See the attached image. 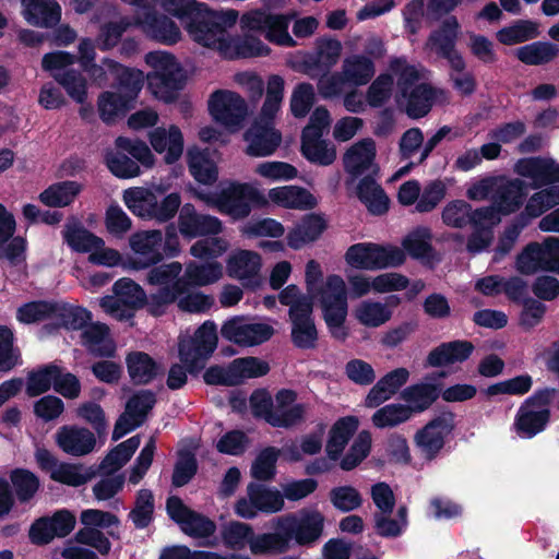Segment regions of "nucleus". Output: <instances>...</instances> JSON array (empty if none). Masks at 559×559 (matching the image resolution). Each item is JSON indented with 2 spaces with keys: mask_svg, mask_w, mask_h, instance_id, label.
<instances>
[{
  "mask_svg": "<svg viewBox=\"0 0 559 559\" xmlns=\"http://www.w3.org/2000/svg\"><path fill=\"white\" fill-rule=\"evenodd\" d=\"M162 8L179 20L193 41L223 52L230 47L226 31L236 24L237 11H213L197 0H163Z\"/></svg>",
  "mask_w": 559,
  "mask_h": 559,
  "instance_id": "f257e3e1",
  "label": "nucleus"
},
{
  "mask_svg": "<svg viewBox=\"0 0 559 559\" xmlns=\"http://www.w3.org/2000/svg\"><path fill=\"white\" fill-rule=\"evenodd\" d=\"M217 341L216 324L211 320L202 323L193 336L181 340L178 345L181 364H174L169 368L167 386L174 391L179 390L187 383V373L197 377L215 352Z\"/></svg>",
  "mask_w": 559,
  "mask_h": 559,
  "instance_id": "f03ea898",
  "label": "nucleus"
},
{
  "mask_svg": "<svg viewBox=\"0 0 559 559\" xmlns=\"http://www.w3.org/2000/svg\"><path fill=\"white\" fill-rule=\"evenodd\" d=\"M402 246L358 242L347 249L345 261L352 267L373 271L400 266L406 259V252L419 260V226L403 239Z\"/></svg>",
  "mask_w": 559,
  "mask_h": 559,
  "instance_id": "7ed1b4c3",
  "label": "nucleus"
},
{
  "mask_svg": "<svg viewBox=\"0 0 559 559\" xmlns=\"http://www.w3.org/2000/svg\"><path fill=\"white\" fill-rule=\"evenodd\" d=\"M153 71L146 76L147 86L160 100L170 104L186 85V73L176 57L170 52L151 51L145 56Z\"/></svg>",
  "mask_w": 559,
  "mask_h": 559,
  "instance_id": "20e7f679",
  "label": "nucleus"
},
{
  "mask_svg": "<svg viewBox=\"0 0 559 559\" xmlns=\"http://www.w3.org/2000/svg\"><path fill=\"white\" fill-rule=\"evenodd\" d=\"M147 302V295L143 287L129 277H122L112 285V295L100 298V308L119 322H131L138 310L143 309Z\"/></svg>",
  "mask_w": 559,
  "mask_h": 559,
  "instance_id": "39448f33",
  "label": "nucleus"
},
{
  "mask_svg": "<svg viewBox=\"0 0 559 559\" xmlns=\"http://www.w3.org/2000/svg\"><path fill=\"white\" fill-rule=\"evenodd\" d=\"M214 203L221 213L234 219H242L250 215L253 207L267 205V199L250 183L231 181L221 190Z\"/></svg>",
  "mask_w": 559,
  "mask_h": 559,
  "instance_id": "423d86ee",
  "label": "nucleus"
},
{
  "mask_svg": "<svg viewBox=\"0 0 559 559\" xmlns=\"http://www.w3.org/2000/svg\"><path fill=\"white\" fill-rule=\"evenodd\" d=\"M288 543L311 546L320 539L324 531V515L319 510L301 509L297 513L281 515Z\"/></svg>",
  "mask_w": 559,
  "mask_h": 559,
  "instance_id": "0eeeda50",
  "label": "nucleus"
},
{
  "mask_svg": "<svg viewBox=\"0 0 559 559\" xmlns=\"http://www.w3.org/2000/svg\"><path fill=\"white\" fill-rule=\"evenodd\" d=\"M240 23L243 29L261 33L270 43L277 46L290 48L297 45L288 33L290 19L287 15L253 10L245 13Z\"/></svg>",
  "mask_w": 559,
  "mask_h": 559,
  "instance_id": "6e6552de",
  "label": "nucleus"
},
{
  "mask_svg": "<svg viewBox=\"0 0 559 559\" xmlns=\"http://www.w3.org/2000/svg\"><path fill=\"white\" fill-rule=\"evenodd\" d=\"M209 111L216 122L234 132L242 127L248 106L238 93L217 90L210 96Z\"/></svg>",
  "mask_w": 559,
  "mask_h": 559,
  "instance_id": "1a4fd4ad",
  "label": "nucleus"
},
{
  "mask_svg": "<svg viewBox=\"0 0 559 559\" xmlns=\"http://www.w3.org/2000/svg\"><path fill=\"white\" fill-rule=\"evenodd\" d=\"M455 428V414L442 405L438 413L421 427V454L427 461H432L445 444V439Z\"/></svg>",
  "mask_w": 559,
  "mask_h": 559,
  "instance_id": "9d476101",
  "label": "nucleus"
},
{
  "mask_svg": "<svg viewBox=\"0 0 559 559\" xmlns=\"http://www.w3.org/2000/svg\"><path fill=\"white\" fill-rule=\"evenodd\" d=\"M274 333L271 324L249 322L242 316L233 317L221 328L222 337L239 346L261 345L271 340Z\"/></svg>",
  "mask_w": 559,
  "mask_h": 559,
  "instance_id": "9b49d317",
  "label": "nucleus"
},
{
  "mask_svg": "<svg viewBox=\"0 0 559 559\" xmlns=\"http://www.w3.org/2000/svg\"><path fill=\"white\" fill-rule=\"evenodd\" d=\"M178 229L185 239L217 236L223 231L222 221L213 215L198 212L191 203L181 206Z\"/></svg>",
  "mask_w": 559,
  "mask_h": 559,
  "instance_id": "f8f14e48",
  "label": "nucleus"
},
{
  "mask_svg": "<svg viewBox=\"0 0 559 559\" xmlns=\"http://www.w3.org/2000/svg\"><path fill=\"white\" fill-rule=\"evenodd\" d=\"M163 233L158 229L135 233L130 238V247L138 254L131 259L130 265L134 270H144L160 263L164 254L160 251Z\"/></svg>",
  "mask_w": 559,
  "mask_h": 559,
  "instance_id": "ddd939ff",
  "label": "nucleus"
},
{
  "mask_svg": "<svg viewBox=\"0 0 559 559\" xmlns=\"http://www.w3.org/2000/svg\"><path fill=\"white\" fill-rule=\"evenodd\" d=\"M342 52V44L336 38L319 37L313 52L304 58L305 73L316 80L322 73H329L337 63Z\"/></svg>",
  "mask_w": 559,
  "mask_h": 559,
  "instance_id": "4468645a",
  "label": "nucleus"
},
{
  "mask_svg": "<svg viewBox=\"0 0 559 559\" xmlns=\"http://www.w3.org/2000/svg\"><path fill=\"white\" fill-rule=\"evenodd\" d=\"M514 170L522 177L532 180L533 189H542L559 183V163L551 157H525L516 162Z\"/></svg>",
  "mask_w": 559,
  "mask_h": 559,
  "instance_id": "2eb2a0df",
  "label": "nucleus"
},
{
  "mask_svg": "<svg viewBox=\"0 0 559 559\" xmlns=\"http://www.w3.org/2000/svg\"><path fill=\"white\" fill-rule=\"evenodd\" d=\"M292 323L290 338L299 349H313L317 346L319 333L313 319V307L301 305L288 310Z\"/></svg>",
  "mask_w": 559,
  "mask_h": 559,
  "instance_id": "dca6fc26",
  "label": "nucleus"
},
{
  "mask_svg": "<svg viewBox=\"0 0 559 559\" xmlns=\"http://www.w3.org/2000/svg\"><path fill=\"white\" fill-rule=\"evenodd\" d=\"M248 143L246 154L251 157H265L275 153L282 143V133L272 124L253 121L243 133Z\"/></svg>",
  "mask_w": 559,
  "mask_h": 559,
  "instance_id": "f3484780",
  "label": "nucleus"
},
{
  "mask_svg": "<svg viewBox=\"0 0 559 559\" xmlns=\"http://www.w3.org/2000/svg\"><path fill=\"white\" fill-rule=\"evenodd\" d=\"M155 5L148 7L143 12L139 23L145 33L153 39L164 45H175L181 39L179 26L167 15L158 13Z\"/></svg>",
  "mask_w": 559,
  "mask_h": 559,
  "instance_id": "a211bd4d",
  "label": "nucleus"
},
{
  "mask_svg": "<svg viewBox=\"0 0 559 559\" xmlns=\"http://www.w3.org/2000/svg\"><path fill=\"white\" fill-rule=\"evenodd\" d=\"M127 371L134 385H146L164 374V368L151 355L141 350L129 352L126 356Z\"/></svg>",
  "mask_w": 559,
  "mask_h": 559,
  "instance_id": "6ab92c4d",
  "label": "nucleus"
},
{
  "mask_svg": "<svg viewBox=\"0 0 559 559\" xmlns=\"http://www.w3.org/2000/svg\"><path fill=\"white\" fill-rule=\"evenodd\" d=\"M474 349V344L467 340L441 343L428 354L426 366L440 368L464 362L472 356Z\"/></svg>",
  "mask_w": 559,
  "mask_h": 559,
  "instance_id": "aec40b11",
  "label": "nucleus"
},
{
  "mask_svg": "<svg viewBox=\"0 0 559 559\" xmlns=\"http://www.w3.org/2000/svg\"><path fill=\"white\" fill-rule=\"evenodd\" d=\"M272 527L273 532L253 533L250 543V551L253 556H277L286 554L290 549L280 516L273 519Z\"/></svg>",
  "mask_w": 559,
  "mask_h": 559,
  "instance_id": "412c9836",
  "label": "nucleus"
},
{
  "mask_svg": "<svg viewBox=\"0 0 559 559\" xmlns=\"http://www.w3.org/2000/svg\"><path fill=\"white\" fill-rule=\"evenodd\" d=\"M148 140L155 152H165L164 160L168 165L178 162L183 153V135L176 124H171L168 131L163 127L155 128Z\"/></svg>",
  "mask_w": 559,
  "mask_h": 559,
  "instance_id": "4be33fe9",
  "label": "nucleus"
},
{
  "mask_svg": "<svg viewBox=\"0 0 559 559\" xmlns=\"http://www.w3.org/2000/svg\"><path fill=\"white\" fill-rule=\"evenodd\" d=\"M56 442L67 454L83 456L94 450L96 439L87 428L62 426L56 433Z\"/></svg>",
  "mask_w": 559,
  "mask_h": 559,
  "instance_id": "5701e85b",
  "label": "nucleus"
},
{
  "mask_svg": "<svg viewBox=\"0 0 559 559\" xmlns=\"http://www.w3.org/2000/svg\"><path fill=\"white\" fill-rule=\"evenodd\" d=\"M25 21L35 27L51 28L61 20V7L56 0H21Z\"/></svg>",
  "mask_w": 559,
  "mask_h": 559,
  "instance_id": "b1692460",
  "label": "nucleus"
},
{
  "mask_svg": "<svg viewBox=\"0 0 559 559\" xmlns=\"http://www.w3.org/2000/svg\"><path fill=\"white\" fill-rule=\"evenodd\" d=\"M390 69L394 73L400 74L397 85L403 95H406L411 88L407 115L413 119H419V85H416V81L419 80V70L414 66H407L401 58H394L390 62Z\"/></svg>",
  "mask_w": 559,
  "mask_h": 559,
  "instance_id": "393cba45",
  "label": "nucleus"
},
{
  "mask_svg": "<svg viewBox=\"0 0 559 559\" xmlns=\"http://www.w3.org/2000/svg\"><path fill=\"white\" fill-rule=\"evenodd\" d=\"M406 368H396L383 376L369 391L365 405L376 408L394 395L408 380Z\"/></svg>",
  "mask_w": 559,
  "mask_h": 559,
  "instance_id": "a878e982",
  "label": "nucleus"
},
{
  "mask_svg": "<svg viewBox=\"0 0 559 559\" xmlns=\"http://www.w3.org/2000/svg\"><path fill=\"white\" fill-rule=\"evenodd\" d=\"M376 158V143L372 139H362L352 145L343 157L345 171L356 179L367 171Z\"/></svg>",
  "mask_w": 559,
  "mask_h": 559,
  "instance_id": "bb28decb",
  "label": "nucleus"
},
{
  "mask_svg": "<svg viewBox=\"0 0 559 559\" xmlns=\"http://www.w3.org/2000/svg\"><path fill=\"white\" fill-rule=\"evenodd\" d=\"M269 199L285 209L312 210L318 202L307 189L298 186L276 187L269 190Z\"/></svg>",
  "mask_w": 559,
  "mask_h": 559,
  "instance_id": "cd10ccee",
  "label": "nucleus"
},
{
  "mask_svg": "<svg viewBox=\"0 0 559 559\" xmlns=\"http://www.w3.org/2000/svg\"><path fill=\"white\" fill-rule=\"evenodd\" d=\"M323 319L331 336L340 342L346 341L349 331L345 325L348 312L347 299L320 298Z\"/></svg>",
  "mask_w": 559,
  "mask_h": 559,
  "instance_id": "c85d7f7f",
  "label": "nucleus"
},
{
  "mask_svg": "<svg viewBox=\"0 0 559 559\" xmlns=\"http://www.w3.org/2000/svg\"><path fill=\"white\" fill-rule=\"evenodd\" d=\"M63 241L75 252L87 253L105 246V241L86 229L75 217H71L62 230Z\"/></svg>",
  "mask_w": 559,
  "mask_h": 559,
  "instance_id": "c756f323",
  "label": "nucleus"
},
{
  "mask_svg": "<svg viewBox=\"0 0 559 559\" xmlns=\"http://www.w3.org/2000/svg\"><path fill=\"white\" fill-rule=\"evenodd\" d=\"M526 195V183L522 179L515 178L498 186L493 201L502 215H509L515 213L523 205Z\"/></svg>",
  "mask_w": 559,
  "mask_h": 559,
  "instance_id": "7c9ffc66",
  "label": "nucleus"
},
{
  "mask_svg": "<svg viewBox=\"0 0 559 559\" xmlns=\"http://www.w3.org/2000/svg\"><path fill=\"white\" fill-rule=\"evenodd\" d=\"M326 227V221L321 215L307 214L298 226L288 231L287 245L289 248L298 250L306 243L318 240Z\"/></svg>",
  "mask_w": 559,
  "mask_h": 559,
  "instance_id": "2f4dec72",
  "label": "nucleus"
},
{
  "mask_svg": "<svg viewBox=\"0 0 559 559\" xmlns=\"http://www.w3.org/2000/svg\"><path fill=\"white\" fill-rule=\"evenodd\" d=\"M356 195L373 215H383L389 210L390 200L388 195L383 188L378 185L376 179L370 175L359 180L356 188Z\"/></svg>",
  "mask_w": 559,
  "mask_h": 559,
  "instance_id": "473e14b6",
  "label": "nucleus"
},
{
  "mask_svg": "<svg viewBox=\"0 0 559 559\" xmlns=\"http://www.w3.org/2000/svg\"><path fill=\"white\" fill-rule=\"evenodd\" d=\"M188 168L191 176L201 185L211 186L218 178V168L207 150L192 147L187 154Z\"/></svg>",
  "mask_w": 559,
  "mask_h": 559,
  "instance_id": "72a5a7b5",
  "label": "nucleus"
},
{
  "mask_svg": "<svg viewBox=\"0 0 559 559\" xmlns=\"http://www.w3.org/2000/svg\"><path fill=\"white\" fill-rule=\"evenodd\" d=\"M247 496L253 500L255 509L261 513H277L285 507L284 496L278 489L267 487L260 483H249L247 486Z\"/></svg>",
  "mask_w": 559,
  "mask_h": 559,
  "instance_id": "f704fd0d",
  "label": "nucleus"
},
{
  "mask_svg": "<svg viewBox=\"0 0 559 559\" xmlns=\"http://www.w3.org/2000/svg\"><path fill=\"white\" fill-rule=\"evenodd\" d=\"M549 420V408L534 411L521 405L515 415L514 428L520 437L530 439L544 431Z\"/></svg>",
  "mask_w": 559,
  "mask_h": 559,
  "instance_id": "c9c22d12",
  "label": "nucleus"
},
{
  "mask_svg": "<svg viewBox=\"0 0 559 559\" xmlns=\"http://www.w3.org/2000/svg\"><path fill=\"white\" fill-rule=\"evenodd\" d=\"M559 55V46L551 41L536 40L514 50L515 58L526 66H545Z\"/></svg>",
  "mask_w": 559,
  "mask_h": 559,
  "instance_id": "e433bc0d",
  "label": "nucleus"
},
{
  "mask_svg": "<svg viewBox=\"0 0 559 559\" xmlns=\"http://www.w3.org/2000/svg\"><path fill=\"white\" fill-rule=\"evenodd\" d=\"M81 190L82 186L76 181H59L43 190L38 200L48 207H66L74 202Z\"/></svg>",
  "mask_w": 559,
  "mask_h": 559,
  "instance_id": "4c0bfd02",
  "label": "nucleus"
},
{
  "mask_svg": "<svg viewBox=\"0 0 559 559\" xmlns=\"http://www.w3.org/2000/svg\"><path fill=\"white\" fill-rule=\"evenodd\" d=\"M97 106L100 119L111 124L117 118L124 117L135 107V104L122 93L106 91L98 96Z\"/></svg>",
  "mask_w": 559,
  "mask_h": 559,
  "instance_id": "58836bf2",
  "label": "nucleus"
},
{
  "mask_svg": "<svg viewBox=\"0 0 559 559\" xmlns=\"http://www.w3.org/2000/svg\"><path fill=\"white\" fill-rule=\"evenodd\" d=\"M341 72L347 81V84L362 86L371 81L376 69L373 61L369 57L352 55L344 59Z\"/></svg>",
  "mask_w": 559,
  "mask_h": 559,
  "instance_id": "ea45409f",
  "label": "nucleus"
},
{
  "mask_svg": "<svg viewBox=\"0 0 559 559\" xmlns=\"http://www.w3.org/2000/svg\"><path fill=\"white\" fill-rule=\"evenodd\" d=\"M140 443L141 438L136 435L117 444L102 460L99 464V472L104 475H109L120 469L130 461L140 447Z\"/></svg>",
  "mask_w": 559,
  "mask_h": 559,
  "instance_id": "a19ab883",
  "label": "nucleus"
},
{
  "mask_svg": "<svg viewBox=\"0 0 559 559\" xmlns=\"http://www.w3.org/2000/svg\"><path fill=\"white\" fill-rule=\"evenodd\" d=\"M52 318L68 331L83 330L92 321V312L84 307L55 301Z\"/></svg>",
  "mask_w": 559,
  "mask_h": 559,
  "instance_id": "79ce46f5",
  "label": "nucleus"
},
{
  "mask_svg": "<svg viewBox=\"0 0 559 559\" xmlns=\"http://www.w3.org/2000/svg\"><path fill=\"white\" fill-rule=\"evenodd\" d=\"M183 294H186L183 282H175L173 285L159 287L156 293L147 296V302L144 308L150 316L154 318L162 317L166 313L167 308Z\"/></svg>",
  "mask_w": 559,
  "mask_h": 559,
  "instance_id": "37998d69",
  "label": "nucleus"
},
{
  "mask_svg": "<svg viewBox=\"0 0 559 559\" xmlns=\"http://www.w3.org/2000/svg\"><path fill=\"white\" fill-rule=\"evenodd\" d=\"M261 269V257L250 250H240L227 261V273L240 281L250 280L258 275Z\"/></svg>",
  "mask_w": 559,
  "mask_h": 559,
  "instance_id": "c03bdc74",
  "label": "nucleus"
},
{
  "mask_svg": "<svg viewBox=\"0 0 559 559\" xmlns=\"http://www.w3.org/2000/svg\"><path fill=\"white\" fill-rule=\"evenodd\" d=\"M10 484L20 503L29 502L40 488L39 477L32 471L16 467L10 472Z\"/></svg>",
  "mask_w": 559,
  "mask_h": 559,
  "instance_id": "a18cd8bd",
  "label": "nucleus"
},
{
  "mask_svg": "<svg viewBox=\"0 0 559 559\" xmlns=\"http://www.w3.org/2000/svg\"><path fill=\"white\" fill-rule=\"evenodd\" d=\"M223 275V267L218 262L206 264L190 263L186 267L185 275L178 282H183L186 293L192 286H204L217 282Z\"/></svg>",
  "mask_w": 559,
  "mask_h": 559,
  "instance_id": "49530a36",
  "label": "nucleus"
},
{
  "mask_svg": "<svg viewBox=\"0 0 559 559\" xmlns=\"http://www.w3.org/2000/svg\"><path fill=\"white\" fill-rule=\"evenodd\" d=\"M59 376V366L55 362L41 365L27 373L26 394L29 397L39 396L55 386V379Z\"/></svg>",
  "mask_w": 559,
  "mask_h": 559,
  "instance_id": "de8ad7c7",
  "label": "nucleus"
},
{
  "mask_svg": "<svg viewBox=\"0 0 559 559\" xmlns=\"http://www.w3.org/2000/svg\"><path fill=\"white\" fill-rule=\"evenodd\" d=\"M459 29L457 19L451 15L442 22L438 31L429 36V41L439 57H448L449 53L455 50Z\"/></svg>",
  "mask_w": 559,
  "mask_h": 559,
  "instance_id": "09e8293b",
  "label": "nucleus"
},
{
  "mask_svg": "<svg viewBox=\"0 0 559 559\" xmlns=\"http://www.w3.org/2000/svg\"><path fill=\"white\" fill-rule=\"evenodd\" d=\"M499 43L506 46L522 44L539 36L538 23L519 20L510 26L502 27L496 34Z\"/></svg>",
  "mask_w": 559,
  "mask_h": 559,
  "instance_id": "8fccbe9b",
  "label": "nucleus"
},
{
  "mask_svg": "<svg viewBox=\"0 0 559 559\" xmlns=\"http://www.w3.org/2000/svg\"><path fill=\"white\" fill-rule=\"evenodd\" d=\"M127 207L136 216L153 218L156 209V194L143 188L128 189L123 192Z\"/></svg>",
  "mask_w": 559,
  "mask_h": 559,
  "instance_id": "3c124183",
  "label": "nucleus"
},
{
  "mask_svg": "<svg viewBox=\"0 0 559 559\" xmlns=\"http://www.w3.org/2000/svg\"><path fill=\"white\" fill-rule=\"evenodd\" d=\"M155 499L151 489H140L135 495L134 507L129 519L138 530L146 528L154 520Z\"/></svg>",
  "mask_w": 559,
  "mask_h": 559,
  "instance_id": "603ef678",
  "label": "nucleus"
},
{
  "mask_svg": "<svg viewBox=\"0 0 559 559\" xmlns=\"http://www.w3.org/2000/svg\"><path fill=\"white\" fill-rule=\"evenodd\" d=\"M281 450L269 445L263 448L251 464L250 474L258 481H270L276 475V464Z\"/></svg>",
  "mask_w": 559,
  "mask_h": 559,
  "instance_id": "864d4df0",
  "label": "nucleus"
},
{
  "mask_svg": "<svg viewBox=\"0 0 559 559\" xmlns=\"http://www.w3.org/2000/svg\"><path fill=\"white\" fill-rule=\"evenodd\" d=\"M112 68H119L117 72L119 93L135 104V100L144 84V75L141 70L123 67L112 60L106 59Z\"/></svg>",
  "mask_w": 559,
  "mask_h": 559,
  "instance_id": "5fc2aeb1",
  "label": "nucleus"
},
{
  "mask_svg": "<svg viewBox=\"0 0 559 559\" xmlns=\"http://www.w3.org/2000/svg\"><path fill=\"white\" fill-rule=\"evenodd\" d=\"M156 402V394L152 390H140L128 399L124 414L142 426Z\"/></svg>",
  "mask_w": 559,
  "mask_h": 559,
  "instance_id": "6e6d98bb",
  "label": "nucleus"
},
{
  "mask_svg": "<svg viewBox=\"0 0 559 559\" xmlns=\"http://www.w3.org/2000/svg\"><path fill=\"white\" fill-rule=\"evenodd\" d=\"M546 266L545 243L530 242L516 257V270L523 275L544 271Z\"/></svg>",
  "mask_w": 559,
  "mask_h": 559,
  "instance_id": "4d7b16f0",
  "label": "nucleus"
},
{
  "mask_svg": "<svg viewBox=\"0 0 559 559\" xmlns=\"http://www.w3.org/2000/svg\"><path fill=\"white\" fill-rule=\"evenodd\" d=\"M269 371V362L258 357L248 356L236 358L231 361V372L237 381V385L241 384L246 379L263 377Z\"/></svg>",
  "mask_w": 559,
  "mask_h": 559,
  "instance_id": "13d9d810",
  "label": "nucleus"
},
{
  "mask_svg": "<svg viewBox=\"0 0 559 559\" xmlns=\"http://www.w3.org/2000/svg\"><path fill=\"white\" fill-rule=\"evenodd\" d=\"M198 473V460L195 454L188 449L180 450L174 465L171 485L180 488L188 485Z\"/></svg>",
  "mask_w": 559,
  "mask_h": 559,
  "instance_id": "bf43d9fd",
  "label": "nucleus"
},
{
  "mask_svg": "<svg viewBox=\"0 0 559 559\" xmlns=\"http://www.w3.org/2000/svg\"><path fill=\"white\" fill-rule=\"evenodd\" d=\"M52 78L76 103L83 104L87 97L86 80L81 72L70 69L61 72H53Z\"/></svg>",
  "mask_w": 559,
  "mask_h": 559,
  "instance_id": "052dcab7",
  "label": "nucleus"
},
{
  "mask_svg": "<svg viewBox=\"0 0 559 559\" xmlns=\"http://www.w3.org/2000/svg\"><path fill=\"white\" fill-rule=\"evenodd\" d=\"M254 530L243 522L231 521L222 531V539L225 546L233 550H242L247 546L250 548Z\"/></svg>",
  "mask_w": 559,
  "mask_h": 559,
  "instance_id": "680f3d73",
  "label": "nucleus"
},
{
  "mask_svg": "<svg viewBox=\"0 0 559 559\" xmlns=\"http://www.w3.org/2000/svg\"><path fill=\"white\" fill-rule=\"evenodd\" d=\"M55 301L33 300L23 304L16 310V320L24 324H33L50 319L53 316Z\"/></svg>",
  "mask_w": 559,
  "mask_h": 559,
  "instance_id": "e2e57ef3",
  "label": "nucleus"
},
{
  "mask_svg": "<svg viewBox=\"0 0 559 559\" xmlns=\"http://www.w3.org/2000/svg\"><path fill=\"white\" fill-rule=\"evenodd\" d=\"M329 498L332 506L344 513L352 512L361 507V493L350 485L337 486L330 490Z\"/></svg>",
  "mask_w": 559,
  "mask_h": 559,
  "instance_id": "0e129e2a",
  "label": "nucleus"
},
{
  "mask_svg": "<svg viewBox=\"0 0 559 559\" xmlns=\"http://www.w3.org/2000/svg\"><path fill=\"white\" fill-rule=\"evenodd\" d=\"M533 386V378L528 373H523L504 381L490 384L485 393L488 396L499 394L522 396L531 391Z\"/></svg>",
  "mask_w": 559,
  "mask_h": 559,
  "instance_id": "69168bd1",
  "label": "nucleus"
},
{
  "mask_svg": "<svg viewBox=\"0 0 559 559\" xmlns=\"http://www.w3.org/2000/svg\"><path fill=\"white\" fill-rule=\"evenodd\" d=\"M147 269L145 280L146 283L152 286L164 287L181 280L180 273L182 272V264L178 261L163 264L157 263Z\"/></svg>",
  "mask_w": 559,
  "mask_h": 559,
  "instance_id": "338daca9",
  "label": "nucleus"
},
{
  "mask_svg": "<svg viewBox=\"0 0 559 559\" xmlns=\"http://www.w3.org/2000/svg\"><path fill=\"white\" fill-rule=\"evenodd\" d=\"M413 413L412 407L403 404H389L372 415V423L378 428L394 427L406 421Z\"/></svg>",
  "mask_w": 559,
  "mask_h": 559,
  "instance_id": "774afa93",
  "label": "nucleus"
}]
</instances>
